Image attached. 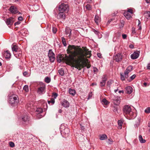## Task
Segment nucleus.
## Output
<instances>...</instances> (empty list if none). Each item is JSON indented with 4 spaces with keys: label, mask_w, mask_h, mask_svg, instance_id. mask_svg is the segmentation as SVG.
I'll return each mask as SVG.
<instances>
[{
    "label": "nucleus",
    "mask_w": 150,
    "mask_h": 150,
    "mask_svg": "<svg viewBox=\"0 0 150 150\" xmlns=\"http://www.w3.org/2000/svg\"><path fill=\"white\" fill-rule=\"evenodd\" d=\"M145 112L146 113H149L150 112V108L148 107L145 110Z\"/></svg>",
    "instance_id": "nucleus-39"
},
{
    "label": "nucleus",
    "mask_w": 150,
    "mask_h": 150,
    "mask_svg": "<svg viewBox=\"0 0 150 150\" xmlns=\"http://www.w3.org/2000/svg\"><path fill=\"white\" fill-rule=\"evenodd\" d=\"M23 18L21 16L19 17L18 18V20L19 21H21L23 20Z\"/></svg>",
    "instance_id": "nucleus-54"
},
{
    "label": "nucleus",
    "mask_w": 150,
    "mask_h": 150,
    "mask_svg": "<svg viewBox=\"0 0 150 150\" xmlns=\"http://www.w3.org/2000/svg\"><path fill=\"white\" fill-rule=\"evenodd\" d=\"M121 33L118 32L117 33V36L116 37L117 38H119L121 36Z\"/></svg>",
    "instance_id": "nucleus-51"
},
{
    "label": "nucleus",
    "mask_w": 150,
    "mask_h": 150,
    "mask_svg": "<svg viewBox=\"0 0 150 150\" xmlns=\"http://www.w3.org/2000/svg\"><path fill=\"white\" fill-rule=\"evenodd\" d=\"M113 111L115 112H117L118 111L117 107V105L114 106H113Z\"/></svg>",
    "instance_id": "nucleus-41"
},
{
    "label": "nucleus",
    "mask_w": 150,
    "mask_h": 150,
    "mask_svg": "<svg viewBox=\"0 0 150 150\" xmlns=\"http://www.w3.org/2000/svg\"><path fill=\"white\" fill-rule=\"evenodd\" d=\"M21 22L19 21H17L16 23H14V25L15 26H16V25H19V24Z\"/></svg>",
    "instance_id": "nucleus-55"
},
{
    "label": "nucleus",
    "mask_w": 150,
    "mask_h": 150,
    "mask_svg": "<svg viewBox=\"0 0 150 150\" xmlns=\"http://www.w3.org/2000/svg\"><path fill=\"white\" fill-rule=\"evenodd\" d=\"M123 113L125 115H129V116L135 117L136 116L133 111L132 110L130 106L129 105H126L124 106L123 109Z\"/></svg>",
    "instance_id": "nucleus-3"
},
{
    "label": "nucleus",
    "mask_w": 150,
    "mask_h": 150,
    "mask_svg": "<svg viewBox=\"0 0 150 150\" xmlns=\"http://www.w3.org/2000/svg\"><path fill=\"white\" fill-rule=\"evenodd\" d=\"M138 29L139 30H141L142 29L141 26V24H138Z\"/></svg>",
    "instance_id": "nucleus-52"
},
{
    "label": "nucleus",
    "mask_w": 150,
    "mask_h": 150,
    "mask_svg": "<svg viewBox=\"0 0 150 150\" xmlns=\"http://www.w3.org/2000/svg\"><path fill=\"white\" fill-rule=\"evenodd\" d=\"M106 80V75H104L103 76L102 81L100 82V86L101 87L104 86L105 85Z\"/></svg>",
    "instance_id": "nucleus-17"
},
{
    "label": "nucleus",
    "mask_w": 150,
    "mask_h": 150,
    "mask_svg": "<svg viewBox=\"0 0 150 150\" xmlns=\"http://www.w3.org/2000/svg\"><path fill=\"white\" fill-rule=\"evenodd\" d=\"M45 86H43L38 88L37 92L39 94H42L45 93Z\"/></svg>",
    "instance_id": "nucleus-13"
},
{
    "label": "nucleus",
    "mask_w": 150,
    "mask_h": 150,
    "mask_svg": "<svg viewBox=\"0 0 150 150\" xmlns=\"http://www.w3.org/2000/svg\"><path fill=\"white\" fill-rule=\"evenodd\" d=\"M120 78H121V79L122 80H125V76H124V75H123V74H120Z\"/></svg>",
    "instance_id": "nucleus-50"
},
{
    "label": "nucleus",
    "mask_w": 150,
    "mask_h": 150,
    "mask_svg": "<svg viewBox=\"0 0 150 150\" xmlns=\"http://www.w3.org/2000/svg\"><path fill=\"white\" fill-rule=\"evenodd\" d=\"M4 56L6 59H9L11 57V54L8 50L6 51L4 54Z\"/></svg>",
    "instance_id": "nucleus-19"
},
{
    "label": "nucleus",
    "mask_w": 150,
    "mask_h": 150,
    "mask_svg": "<svg viewBox=\"0 0 150 150\" xmlns=\"http://www.w3.org/2000/svg\"><path fill=\"white\" fill-rule=\"evenodd\" d=\"M28 72L27 71H24L23 72V75L24 76H26L28 74Z\"/></svg>",
    "instance_id": "nucleus-56"
},
{
    "label": "nucleus",
    "mask_w": 150,
    "mask_h": 150,
    "mask_svg": "<svg viewBox=\"0 0 150 150\" xmlns=\"http://www.w3.org/2000/svg\"><path fill=\"white\" fill-rule=\"evenodd\" d=\"M60 129L62 133H64L67 135L69 132V129L65 128L64 125H61L60 127Z\"/></svg>",
    "instance_id": "nucleus-10"
},
{
    "label": "nucleus",
    "mask_w": 150,
    "mask_h": 150,
    "mask_svg": "<svg viewBox=\"0 0 150 150\" xmlns=\"http://www.w3.org/2000/svg\"><path fill=\"white\" fill-rule=\"evenodd\" d=\"M55 102L54 99L53 98H51L50 100H48V103L49 104H51V105L54 104Z\"/></svg>",
    "instance_id": "nucleus-33"
},
{
    "label": "nucleus",
    "mask_w": 150,
    "mask_h": 150,
    "mask_svg": "<svg viewBox=\"0 0 150 150\" xmlns=\"http://www.w3.org/2000/svg\"><path fill=\"white\" fill-rule=\"evenodd\" d=\"M102 103L103 105H107L109 103V102L105 98H103L102 100Z\"/></svg>",
    "instance_id": "nucleus-30"
},
{
    "label": "nucleus",
    "mask_w": 150,
    "mask_h": 150,
    "mask_svg": "<svg viewBox=\"0 0 150 150\" xmlns=\"http://www.w3.org/2000/svg\"><path fill=\"white\" fill-rule=\"evenodd\" d=\"M97 55L98 56V57H99L100 58H101L102 57L101 54L100 53H98L97 54Z\"/></svg>",
    "instance_id": "nucleus-53"
},
{
    "label": "nucleus",
    "mask_w": 150,
    "mask_h": 150,
    "mask_svg": "<svg viewBox=\"0 0 150 150\" xmlns=\"http://www.w3.org/2000/svg\"><path fill=\"white\" fill-rule=\"evenodd\" d=\"M93 31L95 33V34L98 35V37H100L101 36L100 35H101V34L99 33L98 32V31L96 30H95L94 29L93 30Z\"/></svg>",
    "instance_id": "nucleus-38"
},
{
    "label": "nucleus",
    "mask_w": 150,
    "mask_h": 150,
    "mask_svg": "<svg viewBox=\"0 0 150 150\" xmlns=\"http://www.w3.org/2000/svg\"><path fill=\"white\" fill-rule=\"evenodd\" d=\"M67 51L71 54L65 55V57L64 54H59L57 57V62L60 63L65 61L67 64L80 70L84 59L81 48L78 46L69 45Z\"/></svg>",
    "instance_id": "nucleus-1"
},
{
    "label": "nucleus",
    "mask_w": 150,
    "mask_h": 150,
    "mask_svg": "<svg viewBox=\"0 0 150 150\" xmlns=\"http://www.w3.org/2000/svg\"><path fill=\"white\" fill-rule=\"evenodd\" d=\"M48 56L50 61L51 62H53L55 59V57L54 53L51 50H49V51Z\"/></svg>",
    "instance_id": "nucleus-7"
},
{
    "label": "nucleus",
    "mask_w": 150,
    "mask_h": 150,
    "mask_svg": "<svg viewBox=\"0 0 150 150\" xmlns=\"http://www.w3.org/2000/svg\"><path fill=\"white\" fill-rule=\"evenodd\" d=\"M14 54L16 57L19 58L21 56L22 51L20 50L17 53H14Z\"/></svg>",
    "instance_id": "nucleus-22"
},
{
    "label": "nucleus",
    "mask_w": 150,
    "mask_h": 150,
    "mask_svg": "<svg viewBox=\"0 0 150 150\" xmlns=\"http://www.w3.org/2000/svg\"><path fill=\"white\" fill-rule=\"evenodd\" d=\"M58 96V94L57 93L55 92H53L52 93V97L54 98V99L56 98Z\"/></svg>",
    "instance_id": "nucleus-37"
},
{
    "label": "nucleus",
    "mask_w": 150,
    "mask_h": 150,
    "mask_svg": "<svg viewBox=\"0 0 150 150\" xmlns=\"http://www.w3.org/2000/svg\"><path fill=\"white\" fill-rule=\"evenodd\" d=\"M139 139L140 142L142 143H144L146 142L145 140L143 139L142 136L141 135H139Z\"/></svg>",
    "instance_id": "nucleus-27"
},
{
    "label": "nucleus",
    "mask_w": 150,
    "mask_h": 150,
    "mask_svg": "<svg viewBox=\"0 0 150 150\" xmlns=\"http://www.w3.org/2000/svg\"><path fill=\"white\" fill-rule=\"evenodd\" d=\"M132 67L131 66H129L127 68V71L129 70L130 71L132 70Z\"/></svg>",
    "instance_id": "nucleus-48"
},
{
    "label": "nucleus",
    "mask_w": 150,
    "mask_h": 150,
    "mask_svg": "<svg viewBox=\"0 0 150 150\" xmlns=\"http://www.w3.org/2000/svg\"><path fill=\"white\" fill-rule=\"evenodd\" d=\"M29 117L26 114L24 115L21 118H19L18 122L20 125L26 124L28 122Z\"/></svg>",
    "instance_id": "nucleus-5"
},
{
    "label": "nucleus",
    "mask_w": 150,
    "mask_h": 150,
    "mask_svg": "<svg viewBox=\"0 0 150 150\" xmlns=\"http://www.w3.org/2000/svg\"><path fill=\"white\" fill-rule=\"evenodd\" d=\"M9 11L12 14H16L18 12L16 7L13 6H11L9 9Z\"/></svg>",
    "instance_id": "nucleus-14"
},
{
    "label": "nucleus",
    "mask_w": 150,
    "mask_h": 150,
    "mask_svg": "<svg viewBox=\"0 0 150 150\" xmlns=\"http://www.w3.org/2000/svg\"><path fill=\"white\" fill-rule=\"evenodd\" d=\"M135 28H132V33L134 34L135 33Z\"/></svg>",
    "instance_id": "nucleus-57"
},
{
    "label": "nucleus",
    "mask_w": 150,
    "mask_h": 150,
    "mask_svg": "<svg viewBox=\"0 0 150 150\" xmlns=\"http://www.w3.org/2000/svg\"><path fill=\"white\" fill-rule=\"evenodd\" d=\"M100 21V18L99 17L98 15H96L95 18V21L97 25H98Z\"/></svg>",
    "instance_id": "nucleus-21"
},
{
    "label": "nucleus",
    "mask_w": 150,
    "mask_h": 150,
    "mask_svg": "<svg viewBox=\"0 0 150 150\" xmlns=\"http://www.w3.org/2000/svg\"><path fill=\"white\" fill-rule=\"evenodd\" d=\"M123 56L121 53H118L114 55L113 59L116 62H119L122 61Z\"/></svg>",
    "instance_id": "nucleus-8"
},
{
    "label": "nucleus",
    "mask_w": 150,
    "mask_h": 150,
    "mask_svg": "<svg viewBox=\"0 0 150 150\" xmlns=\"http://www.w3.org/2000/svg\"><path fill=\"white\" fill-rule=\"evenodd\" d=\"M45 81L46 83H49L51 81V79L50 78L47 76L45 78Z\"/></svg>",
    "instance_id": "nucleus-34"
},
{
    "label": "nucleus",
    "mask_w": 150,
    "mask_h": 150,
    "mask_svg": "<svg viewBox=\"0 0 150 150\" xmlns=\"http://www.w3.org/2000/svg\"><path fill=\"white\" fill-rule=\"evenodd\" d=\"M59 74L62 76H63L64 74V72L63 69L61 68L59 70Z\"/></svg>",
    "instance_id": "nucleus-35"
},
{
    "label": "nucleus",
    "mask_w": 150,
    "mask_h": 150,
    "mask_svg": "<svg viewBox=\"0 0 150 150\" xmlns=\"http://www.w3.org/2000/svg\"><path fill=\"white\" fill-rule=\"evenodd\" d=\"M129 47L130 48H132V49L134 48V45H132V44H130L129 45Z\"/></svg>",
    "instance_id": "nucleus-61"
},
{
    "label": "nucleus",
    "mask_w": 150,
    "mask_h": 150,
    "mask_svg": "<svg viewBox=\"0 0 150 150\" xmlns=\"http://www.w3.org/2000/svg\"><path fill=\"white\" fill-rule=\"evenodd\" d=\"M92 0H87V1H86L87 3H91L92 2Z\"/></svg>",
    "instance_id": "nucleus-58"
},
{
    "label": "nucleus",
    "mask_w": 150,
    "mask_h": 150,
    "mask_svg": "<svg viewBox=\"0 0 150 150\" xmlns=\"http://www.w3.org/2000/svg\"><path fill=\"white\" fill-rule=\"evenodd\" d=\"M120 97L118 96H114L112 99V102L116 105L120 104Z\"/></svg>",
    "instance_id": "nucleus-11"
},
{
    "label": "nucleus",
    "mask_w": 150,
    "mask_h": 150,
    "mask_svg": "<svg viewBox=\"0 0 150 150\" xmlns=\"http://www.w3.org/2000/svg\"><path fill=\"white\" fill-rule=\"evenodd\" d=\"M124 15L126 18L128 19H129L131 18V14L128 13V12H125L124 13Z\"/></svg>",
    "instance_id": "nucleus-23"
},
{
    "label": "nucleus",
    "mask_w": 150,
    "mask_h": 150,
    "mask_svg": "<svg viewBox=\"0 0 150 150\" xmlns=\"http://www.w3.org/2000/svg\"><path fill=\"white\" fill-rule=\"evenodd\" d=\"M69 9V7L67 4H62L59 5V11L64 12L68 11Z\"/></svg>",
    "instance_id": "nucleus-6"
},
{
    "label": "nucleus",
    "mask_w": 150,
    "mask_h": 150,
    "mask_svg": "<svg viewBox=\"0 0 150 150\" xmlns=\"http://www.w3.org/2000/svg\"><path fill=\"white\" fill-rule=\"evenodd\" d=\"M23 89L26 92H28L29 91L28 86L27 85H25L23 88Z\"/></svg>",
    "instance_id": "nucleus-36"
},
{
    "label": "nucleus",
    "mask_w": 150,
    "mask_h": 150,
    "mask_svg": "<svg viewBox=\"0 0 150 150\" xmlns=\"http://www.w3.org/2000/svg\"><path fill=\"white\" fill-rule=\"evenodd\" d=\"M92 96H93V94H92V93L91 92H90L88 94L87 99L88 100H89L90 98H91V97H92Z\"/></svg>",
    "instance_id": "nucleus-42"
},
{
    "label": "nucleus",
    "mask_w": 150,
    "mask_h": 150,
    "mask_svg": "<svg viewBox=\"0 0 150 150\" xmlns=\"http://www.w3.org/2000/svg\"><path fill=\"white\" fill-rule=\"evenodd\" d=\"M124 93V91L123 90H122V91H119V93Z\"/></svg>",
    "instance_id": "nucleus-64"
},
{
    "label": "nucleus",
    "mask_w": 150,
    "mask_h": 150,
    "mask_svg": "<svg viewBox=\"0 0 150 150\" xmlns=\"http://www.w3.org/2000/svg\"><path fill=\"white\" fill-rule=\"evenodd\" d=\"M122 38H126L127 37V35L126 34H122Z\"/></svg>",
    "instance_id": "nucleus-60"
},
{
    "label": "nucleus",
    "mask_w": 150,
    "mask_h": 150,
    "mask_svg": "<svg viewBox=\"0 0 150 150\" xmlns=\"http://www.w3.org/2000/svg\"><path fill=\"white\" fill-rule=\"evenodd\" d=\"M9 144L10 145V146L11 147H13L14 146V143L12 142H9Z\"/></svg>",
    "instance_id": "nucleus-46"
},
{
    "label": "nucleus",
    "mask_w": 150,
    "mask_h": 150,
    "mask_svg": "<svg viewBox=\"0 0 150 150\" xmlns=\"http://www.w3.org/2000/svg\"><path fill=\"white\" fill-rule=\"evenodd\" d=\"M82 48L83 49H81L83 52L82 53L83 54L84 59V61H84L83 62H82L83 64H82V65L81 67V69L79 70H81L84 66H86L88 68H89L91 67L90 64H87L88 63V61L87 59L85 58V57L87 58H89L91 55V51H88L86 47H83Z\"/></svg>",
    "instance_id": "nucleus-2"
},
{
    "label": "nucleus",
    "mask_w": 150,
    "mask_h": 150,
    "mask_svg": "<svg viewBox=\"0 0 150 150\" xmlns=\"http://www.w3.org/2000/svg\"><path fill=\"white\" fill-rule=\"evenodd\" d=\"M69 93L72 96H74L76 93V91L74 89H69Z\"/></svg>",
    "instance_id": "nucleus-31"
},
{
    "label": "nucleus",
    "mask_w": 150,
    "mask_h": 150,
    "mask_svg": "<svg viewBox=\"0 0 150 150\" xmlns=\"http://www.w3.org/2000/svg\"><path fill=\"white\" fill-rule=\"evenodd\" d=\"M123 124V122L121 120H119L118 122V128L119 129H121L122 128V126Z\"/></svg>",
    "instance_id": "nucleus-24"
},
{
    "label": "nucleus",
    "mask_w": 150,
    "mask_h": 150,
    "mask_svg": "<svg viewBox=\"0 0 150 150\" xmlns=\"http://www.w3.org/2000/svg\"><path fill=\"white\" fill-rule=\"evenodd\" d=\"M144 15L147 19H148L150 18V11H147L144 13Z\"/></svg>",
    "instance_id": "nucleus-29"
},
{
    "label": "nucleus",
    "mask_w": 150,
    "mask_h": 150,
    "mask_svg": "<svg viewBox=\"0 0 150 150\" xmlns=\"http://www.w3.org/2000/svg\"><path fill=\"white\" fill-rule=\"evenodd\" d=\"M11 48L13 52L14 53H17L20 50L19 47L16 45L13 44L11 46Z\"/></svg>",
    "instance_id": "nucleus-16"
},
{
    "label": "nucleus",
    "mask_w": 150,
    "mask_h": 150,
    "mask_svg": "<svg viewBox=\"0 0 150 150\" xmlns=\"http://www.w3.org/2000/svg\"><path fill=\"white\" fill-rule=\"evenodd\" d=\"M57 17L58 19L64 20L65 18V14L64 13V12L60 11L59 13L57 15Z\"/></svg>",
    "instance_id": "nucleus-12"
},
{
    "label": "nucleus",
    "mask_w": 150,
    "mask_h": 150,
    "mask_svg": "<svg viewBox=\"0 0 150 150\" xmlns=\"http://www.w3.org/2000/svg\"><path fill=\"white\" fill-rule=\"evenodd\" d=\"M85 7L86 9L88 10H90L91 9V6L88 4H87Z\"/></svg>",
    "instance_id": "nucleus-40"
},
{
    "label": "nucleus",
    "mask_w": 150,
    "mask_h": 150,
    "mask_svg": "<svg viewBox=\"0 0 150 150\" xmlns=\"http://www.w3.org/2000/svg\"><path fill=\"white\" fill-rule=\"evenodd\" d=\"M126 12H128V13H130L131 14H132L133 13V10L132 9L128 8Z\"/></svg>",
    "instance_id": "nucleus-43"
},
{
    "label": "nucleus",
    "mask_w": 150,
    "mask_h": 150,
    "mask_svg": "<svg viewBox=\"0 0 150 150\" xmlns=\"http://www.w3.org/2000/svg\"><path fill=\"white\" fill-rule=\"evenodd\" d=\"M147 3H150V0H145Z\"/></svg>",
    "instance_id": "nucleus-63"
},
{
    "label": "nucleus",
    "mask_w": 150,
    "mask_h": 150,
    "mask_svg": "<svg viewBox=\"0 0 150 150\" xmlns=\"http://www.w3.org/2000/svg\"><path fill=\"white\" fill-rule=\"evenodd\" d=\"M136 77V75L135 74H134L130 77V80H129V82L131 81L132 80H133Z\"/></svg>",
    "instance_id": "nucleus-44"
},
{
    "label": "nucleus",
    "mask_w": 150,
    "mask_h": 150,
    "mask_svg": "<svg viewBox=\"0 0 150 150\" xmlns=\"http://www.w3.org/2000/svg\"><path fill=\"white\" fill-rule=\"evenodd\" d=\"M130 72V71H129V70H128V71H127V70L126 69L125 73V74H128V73H129V72Z\"/></svg>",
    "instance_id": "nucleus-62"
},
{
    "label": "nucleus",
    "mask_w": 150,
    "mask_h": 150,
    "mask_svg": "<svg viewBox=\"0 0 150 150\" xmlns=\"http://www.w3.org/2000/svg\"><path fill=\"white\" fill-rule=\"evenodd\" d=\"M139 52L137 51L134 52L131 55V58L133 59H136L138 58L139 56Z\"/></svg>",
    "instance_id": "nucleus-15"
},
{
    "label": "nucleus",
    "mask_w": 150,
    "mask_h": 150,
    "mask_svg": "<svg viewBox=\"0 0 150 150\" xmlns=\"http://www.w3.org/2000/svg\"><path fill=\"white\" fill-rule=\"evenodd\" d=\"M57 31V28L55 27H52V32L54 33H55Z\"/></svg>",
    "instance_id": "nucleus-47"
},
{
    "label": "nucleus",
    "mask_w": 150,
    "mask_h": 150,
    "mask_svg": "<svg viewBox=\"0 0 150 150\" xmlns=\"http://www.w3.org/2000/svg\"><path fill=\"white\" fill-rule=\"evenodd\" d=\"M35 112L37 114H40L42 112L43 110L41 108H37Z\"/></svg>",
    "instance_id": "nucleus-25"
},
{
    "label": "nucleus",
    "mask_w": 150,
    "mask_h": 150,
    "mask_svg": "<svg viewBox=\"0 0 150 150\" xmlns=\"http://www.w3.org/2000/svg\"><path fill=\"white\" fill-rule=\"evenodd\" d=\"M140 119L138 118L137 121L136 123L134 125V126L135 127H138L140 124Z\"/></svg>",
    "instance_id": "nucleus-32"
},
{
    "label": "nucleus",
    "mask_w": 150,
    "mask_h": 150,
    "mask_svg": "<svg viewBox=\"0 0 150 150\" xmlns=\"http://www.w3.org/2000/svg\"><path fill=\"white\" fill-rule=\"evenodd\" d=\"M62 41L64 45L66 46V43L65 38H62Z\"/></svg>",
    "instance_id": "nucleus-45"
},
{
    "label": "nucleus",
    "mask_w": 150,
    "mask_h": 150,
    "mask_svg": "<svg viewBox=\"0 0 150 150\" xmlns=\"http://www.w3.org/2000/svg\"><path fill=\"white\" fill-rule=\"evenodd\" d=\"M99 137V138L100 140H104L107 139V136L105 134H104L100 135Z\"/></svg>",
    "instance_id": "nucleus-26"
},
{
    "label": "nucleus",
    "mask_w": 150,
    "mask_h": 150,
    "mask_svg": "<svg viewBox=\"0 0 150 150\" xmlns=\"http://www.w3.org/2000/svg\"><path fill=\"white\" fill-rule=\"evenodd\" d=\"M62 105L65 108H67L69 106V103L68 101L65 100H63L62 103Z\"/></svg>",
    "instance_id": "nucleus-20"
},
{
    "label": "nucleus",
    "mask_w": 150,
    "mask_h": 150,
    "mask_svg": "<svg viewBox=\"0 0 150 150\" xmlns=\"http://www.w3.org/2000/svg\"><path fill=\"white\" fill-rule=\"evenodd\" d=\"M15 21L14 18L13 17H10L9 18L6 19L5 22L7 25H12Z\"/></svg>",
    "instance_id": "nucleus-9"
},
{
    "label": "nucleus",
    "mask_w": 150,
    "mask_h": 150,
    "mask_svg": "<svg viewBox=\"0 0 150 150\" xmlns=\"http://www.w3.org/2000/svg\"><path fill=\"white\" fill-rule=\"evenodd\" d=\"M133 89L130 86H128L125 88V92L128 94H130L132 92Z\"/></svg>",
    "instance_id": "nucleus-18"
},
{
    "label": "nucleus",
    "mask_w": 150,
    "mask_h": 150,
    "mask_svg": "<svg viewBox=\"0 0 150 150\" xmlns=\"http://www.w3.org/2000/svg\"><path fill=\"white\" fill-rule=\"evenodd\" d=\"M9 103L12 106L17 105L18 102V96L16 95H13L10 96L9 98Z\"/></svg>",
    "instance_id": "nucleus-4"
},
{
    "label": "nucleus",
    "mask_w": 150,
    "mask_h": 150,
    "mask_svg": "<svg viewBox=\"0 0 150 150\" xmlns=\"http://www.w3.org/2000/svg\"><path fill=\"white\" fill-rule=\"evenodd\" d=\"M71 32V29L69 28H67L65 30L66 34L67 35H69V36H70Z\"/></svg>",
    "instance_id": "nucleus-28"
},
{
    "label": "nucleus",
    "mask_w": 150,
    "mask_h": 150,
    "mask_svg": "<svg viewBox=\"0 0 150 150\" xmlns=\"http://www.w3.org/2000/svg\"><path fill=\"white\" fill-rule=\"evenodd\" d=\"M124 75H125V78H128V74H127L125 73Z\"/></svg>",
    "instance_id": "nucleus-59"
},
{
    "label": "nucleus",
    "mask_w": 150,
    "mask_h": 150,
    "mask_svg": "<svg viewBox=\"0 0 150 150\" xmlns=\"http://www.w3.org/2000/svg\"><path fill=\"white\" fill-rule=\"evenodd\" d=\"M98 71V69L96 67L93 68V72L94 73L96 74Z\"/></svg>",
    "instance_id": "nucleus-49"
}]
</instances>
